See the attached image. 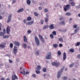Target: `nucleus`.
Returning <instances> with one entry per match:
<instances>
[{
  "mask_svg": "<svg viewBox=\"0 0 80 80\" xmlns=\"http://www.w3.org/2000/svg\"><path fill=\"white\" fill-rule=\"evenodd\" d=\"M13 43L14 44H15V45L17 46H19L20 45V43L18 42V41H14Z\"/></svg>",
  "mask_w": 80,
  "mask_h": 80,
  "instance_id": "nucleus-14",
  "label": "nucleus"
},
{
  "mask_svg": "<svg viewBox=\"0 0 80 80\" xmlns=\"http://www.w3.org/2000/svg\"><path fill=\"white\" fill-rule=\"evenodd\" d=\"M1 80H5V78H1Z\"/></svg>",
  "mask_w": 80,
  "mask_h": 80,
  "instance_id": "nucleus-61",
  "label": "nucleus"
},
{
  "mask_svg": "<svg viewBox=\"0 0 80 80\" xmlns=\"http://www.w3.org/2000/svg\"><path fill=\"white\" fill-rule=\"evenodd\" d=\"M53 47L54 48H57L58 47V44H54L53 45Z\"/></svg>",
  "mask_w": 80,
  "mask_h": 80,
  "instance_id": "nucleus-23",
  "label": "nucleus"
},
{
  "mask_svg": "<svg viewBox=\"0 0 80 80\" xmlns=\"http://www.w3.org/2000/svg\"><path fill=\"white\" fill-rule=\"evenodd\" d=\"M41 24H43V20H41Z\"/></svg>",
  "mask_w": 80,
  "mask_h": 80,
  "instance_id": "nucleus-48",
  "label": "nucleus"
},
{
  "mask_svg": "<svg viewBox=\"0 0 80 80\" xmlns=\"http://www.w3.org/2000/svg\"><path fill=\"white\" fill-rule=\"evenodd\" d=\"M15 2H16L15 0H13L12 2V3H15Z\"/></svg>",
  "mask_w": 80,
  "mask_h": 80,
  "instance_id": "nucleus-54",
  "label": "nucleus"
},
{
  "mask_svg": "<svg viewBox=\"0 0 80 80\" xmlns=\"http://www.w3.org/2000/svg\"><path fill=\"white\" fill-rule=\"evenodd\" d=\"M39 37L40 40H42V39H43V37H42V36L40 34H39Z\"/></svg>",
  "mask_w": 80,
  "mask_h": 80,
  "instance_id": "nucleus-26",
  "label": "nucleus"
},
{
  "mask_svg": "<svg viewBox=\"0 0 80 80\" xmlns=\"http://www.w3.org/2000/svg\"><path fill=\"white\" fill-rule=\"evenodd\" d=\"M59 40L60 41V42H62L63 41V38H59Z\"/></svg>",
  "mask_w": 80,
  "mask_h": 80,
  "instance_id": "nucleus-40",
  "label": "nucleus"
},
{
  "mask_svg": "<svg viewBox=\"0 0 80 80\" xmlns=\"http://www.w3.org/2000/svg\"><path fill=\"white\" fill-rule=\"evenodd\" d=\"M10 47L11 48H12L13 47V44H12V43L10 44Z\"/></svg>",
  "mask_w": 80,
  "mask_h": 80,
  "instance_id": "nucleus-43",
  "label": "nucleus"
},
{
  "mask_svg": "<svg viewBox=\"0 0 80 80\" xmlns=\"http://www.w3.org/2000/svg\"><path fill=\"white\" fill-rule=\"evenodd\" d=\"M32 3H35V1H34V0H32Z\"/></svg>",
  "mask_w": 80,
  "mask_h": 80,
  "instance_id": "nucleus-63",
  "label": "nucleus"
},
{
  "mask_svg": "<svg viewBox=\"0 0 80 80\" xmlns=\"http://www.w3.org/2000/svg\"><path fill=\"white\" fill-rule=\"evenodd\" d=\"M24 10V9H23V8H20L17 11L18 13H20V12H22Z\"/></svg>",
  "mask_w": 80,
  "mask_h": 80,
  "instance_id": "nucleus-15",
  "label": "nucleus"
},
{
  "mask_svg": "<svg viewBox=\"0 0 80 80\" xmlns=\"http://www.w3.org/2000/svg\"><path fill=\"white\" fill-rule=\"evenodd\" d=\"M6 32L8 34H10V27H7Z\"/></svg>",
  "mask_w": 80,
  "mask_h": 80,
  "instance_id": "nucleus-7",
  "label": "nucleus"
},
{
  "mask_svg": "<svg viewBox=\"0 0 80 80\" xmlns=\"http://www.w3.org/2000/svg\"><path fill=\"white\" fill-rule=\"evenodd\" d=\"M36 44L37 46L40 45V41L38 38L36 36L35 37Z\"/></svg>",
  "mask_w": 80,
  "mask_h": 80,
  "instance_id": "nucleus-2",
  "label": "nucleus"
},
{
  "mask_svg": "<svg viewBox=\"0 0 80 80\" xmlns=\"http://www.w3.org/2000/svg\"><path fill=\"white\" fill-rule=\"evenodd\" d=\"M61 23L63 24V25H65V21H62Z\"/></svg>",
  "mask_w": 80,
  "mask_h": 80,
  "instance_id": "nucleus-50",
  "label": "nucleus"
},
{
  "mask_svg": "<svg viewBox=\"0 0 80 80\" xmlns=\"http://www.w3.org/2000/svg\"><path fill=\"white\" fill-rule=\"evenodd\" d=\"M23 22L24 23H25L26 22H27V21L25 19L24 20Z\"/></svg>",
  "mask_w": 80,
  "mask_h": 80,
  "instance_id": "nucleus-57",
  "label": "nucleus"
},
{
  "mask_svg": "<svg viewBox=\"0 0 80 80\" xmlns=\"http://www.w3.org/2000/svg\"><path fill=\"white\" fill-rule=\"evenodd\" d=\"M36 72L37 74H39V73H40V71L39 70L36 71Z\"/></svg>",
  "mask_w": 80,
  "mask_h": 80,
  "instance_id": "nucleus-35",
  "label": "nucleus"
},
{
  "mask_svg": "<svg viewBox=\"0 0 80 80\" xmlns=\"http://www.w3.org/2000/svg\"><path fill=\"white\" fill-rule=\"evenodd\" d=\"M5 33L4 32H0V35L1 36H4Z\"/></svg>",
  "mask_w": 80,
  "mask_h": 80,
  "instance_id": "nucleus-25",
  "label": "nucleus"
},
{
  "mask_svg": "<svg viewBox=\"0 0 80 80\" xmlns=\"http://www.w3.org/2000/svg\"><path fill=\"white\" fill-rule=\"evenodd\" d=\"M15 79L18 80V78L17 76L15 75H13L12 76V80H15Z\"/></svg>",
  "mask_w": 80,
  "mask_h": 80,
  "instance_id": "nucleus-10",
  "label": "nucleus"
},
{
  "mask_svg": "<svg viewBox=\"0 0 80 80\" xmlns=\"http://www.w3.org/2000/svg\"><path fill=\"white\" fill-rule=\"evenodd\" d=\"M27 20H28V21H30L31 20H32V18L30 17H28L27 18Z\"/></svg>",
  "mask_w": 80,
  "mask_h": 80,
  "instance_id": "nucleus-20",
  "label": "nucleus"
},
{
  "mask_svg": "<svg viewBox=\"0 0 80 80\" xmlns=\"http://www.w3.org/2000/svg\"><path fill=\"white\" fill-rule=\"evenodd\" d=\"M52 33L54 35H57V32L55 31H53L52 32Z\"/></svg>",
  "mask_w": 80,
  "mask_h": 80,
  "instance_id": "nucleus-36",
  "label": "nucleus"
},
{
  "mask_svg": "<svg viewBox=\"0 0 80 80\" xmlns=\"http://www.w3.org/2000/svg\"><path fill=\"white\" fill-rule=\"evenodd\" d=\"M73 65H74V63H72L69 65V67H70V68H72L73 67Z\"/></svg>",
  "mask_w": 80,
  "mask_h": 80,
  "instance_id": "nucleus-33",
  "label": "nucleus"
},
{
  "mask_svg": "<svg viewBox=\"0 0 80 80\" xmlns=\"http://www.w3.org/2000/svg\"><path fill=\"white\" fill-rule=\"evenodd\" d=\"M11 17H12V14H10L8 17V19L7 20V23H8L10 22V21H11Z\"/></svg>",
  "mask_w": 80,
  "mask_h": 80,
  "instance_id": "nucleus-8",
  "label": "nucleus"
},
{
  "mask_svg": "<svg viewBox=\"0 0 80 80\" xmlns=\"http://www.w3.org/2000/svg\"><path fill=\"white\" fill-rule=\"evenodd\" d=\"M35 53L36 55H39V53H40V52H39V51H37L35 52Z\"/></svg>",
  "mask_w": 80,
  "mask_h": 80,
  "instance_id": "nucleus-28",
  "label": "nucleus"
},
{
  "mask_svg": "<svg viewBox=\"0 0 80 80\" xmlns=\"http://www.w3.org/2000/svg\"><path fill=\"white\" fill-rule=\"evenodd\" d=\"M63 46V45H62V44H59V47H62Z\"/></svg>",
  "mask_w": 80,
  "mask_h": 80,
  "instance_id": "nucleus-55",
  "label": "nucleus"
},
{
  "mask_svg": "<svg viewBox=\"0 0 80 80\" xmlns=\"http://www.w3.org/2000/svg\"><path fill=\"white\" fill-rule=\"evenodd\" d=\"M52 55V53H51V52H49L47 53V55L46 56V59H49L50 60L52 58V57H51V55Z\"/></svg>",
  "mask_w": 80,
  "mask_h": 80,
  "instance_id": "nucleus-1",
  "label": "nucleus"
},
{
  "mask_svg": "<svg viewBox=\"0 0 80 80\" xmlns=\"http://www.w3.org/2000/svg\"><path fill=\"white\" fill-rule=\"evenodd\" d=\"M71 6V7H74L75 5V3L74 1H72L69 3Z\"/></svg>",
  "mask_w": 80,
  "mask_h": 80,
  "instance_id": "nucleus-11",
  "label": "nucleus"
},
{
  "mask_svg": "<svg viewBox=\"0 0 80 80\" xmlns=\"http://www.w3.org/2000/svg\"><path fill=\"white\" fill-rule=\"evenodd\" d=\"M6 80H10V78H6Z\"/></svg>",
  "mask_w": 80,
  "mask_h": 80,
  "instance_id": "nucleus-58",
  "label": "nucleus"
},
{
  "mask_svg": "<svg viewBox=\"0 0 80 80\" xmlns=\"http://www.w3.org/2000/svg\"><path fill=\"white\" fill-rule=\"evenodd\" d=\"M78 32V29H76L74 30V33H77Z\"/></svg>",
  "mask_w": 80,
  "mask_h": 80,
  "instance_id": "nucleus-42",
  "label": "nucleus"
},
{
  "mask_svg": "<svg viewBox=\"0 0 80 80\" xmlns=\"http://www.w3.org/2000/svg\"><path fill=\"white\" fill-rule=\"evenodd\" d=\"M77 58H80V54L78 55L77 56Z\"/></svg>",
  "mask_w": 80,
  "mask_h": 80,
  "instance_id": "nucleus-52",
  "label": "nucleus"
},
{
  "mask_svg": "<svg viewBox=\"0 0 80 80\" xmlns=\"http://www.w3.org/2000/svg\"><path fill=\"white\" fill-rule=\"evenodd\" d=\"M48 11V9L47 8H46L44 9V12H47Z\"/></svg>",
  "mask_w": 80,
  "mask_h": 80,
  "instance_id": "nucleus-47",
  "label": "nucleus"
},
{
  "mask_svg": "<svg viewBox=\"0 0 80 80\" xmlns=\"http://www.w3.org/2000/svg\"><path fill=\"white\" fill-rule=\"evenodd\" d=\"M32 23H33V21L28 22L26 23V24L28 25H32Z\"/></svg>",
  "mask_w": 80,
  "mask_h": 80,
  "instance_id": "nucleus-12",
  "label": "nucleus"
},
{
  "mask_svg": "<svg viewBox=\"0 0 80 80\" xmlns=\"http://www.w3.org/2000/svg\"><path fill=\"white\" fill-rule=\"evenodd\" d=\"M10 35H7L3 36L4 38H8L9 37Z\"/></svg>",
  "mask_w": 80,
  "mask_h": 80,
  "instance_id": "nucleus-19",
  "label": "nucleus"
},
{
  "mask_svg": "<svg viewBox=\"0 0 80 80\" xmlns=\"http://www.w3.org/2000/svg\"><path fill=\"white\" fill-rule=\"evenodd\" d=\"M42 8H41V7H39V10H42Z\"/></svg>",
  "mask_w": 80,
  "mask_h": 80,
  "instance_id": "nucleus-60",
  "label": "nucleus"
},
{
  "mask_svg": "<svg viewBox=\"0 0 80 80\" xmlns=\"http://www.w3.org/2000/svg\"><path fill=\"white\" fill-rule=\"evenodd\" d=\"M24 70H25L24 69H23V70H24V71H23V73H24V75H25V71Z\"/></svg>",
  "mask_w": 80,
  "mask_h": 80,
  "instance_id": "nucleus-59",
  "label": "nucleus"
},
{
  "mask_svg": "<svg viewBox=\"0 0 80 80\" xmlns=\"http://www.w3.org/2000/svg\"><path fill=\"white\" fill-rule=\"evenodd\" d=\"M52 65L53 66H56V67H57L58 66H59L60 65V63L59 62H54L52 63Z\"/></svg>",
  "mask_w": 80,
  "mask_h": 80,
  "instance_id": "nucleus-6",
  "label": "nucleus"
},
{
  "mask_svg": "<svg viewBox=\"0 0 80 80\" xmlns=\"http://www.w3.org/2000/svg\"><path fill=\"white\" fill-rule=\"evenodd\" d=\"M3 33H4V34H5V33H6V30L5 29H3Z\"/></svg>",
  "mask_w": 80,
  "mask_h": 80,
  "instance_id": "nucleus-46",
  "label": "nucleus"
},
{
  "mask_svg": "<svg viewBox=\"0 0 80 80\" xmlns=\"http://www.w3.org/2000/svg\"><path fill=\"white\" fill-rule=\"evenodd\" d=\"M27 3L28 5H30L31 3V2L30 0H28L27 1Z\"/></svg>",
  "mask_w": 80,
  "mask_h": 80,
  "instance_id": "nucleus-24",
  "label": "nucleus"
},
{
  "mask_svg": "<svg viewBox=\"0 0 80 80\" xmlns=\"http://www.w3.org/2000/svg\"><path fill=\"white\" fill-rule=\"evenodd\" d=\"M32 76L33 77H34V78H35V77H36V75L35 74H33L32 75Z\"/></svg>",
  "mask_w": 80,
  "mask_h": 80,
  "instance_id": "nucleus-51",
  "label": "nucleus"
},
{
  "mask_svg": "<svg viewBox=\"0 0 80 80\" xmlns=\"http://www.w3.org/2000/svg\"><path fill=\"white\" fill-rule=\"evenodd\" d=\"M2 16H1V15H0V19H2Z\"/></svg>",
  "mask_w": 80,
  "mask_h": 80,
  "instance_id": "nucleus-64",
  "label": "nucleus"
},
{
  "mask_svg": "<svg viewBox=\"0 0 80 80\" xmlns=\"http://www.w3.org/2000/svg\"><path fill=\"white\" fill-rule=\"evenodd\" d=\"M80 45V42H78L77 43L75 44V46L76 47H77L78 46H79Z\"/></svg>",
  "mask_w": 80,
  "mask_h": 80,
  "instance_id": "nucleus-21",
  "label": "nucleus"
},
{
  "mask_svg": "<svg viewBox=\"0 0 80 80\" xmlns=\"http://www.w3.org/2000/svg\"><path fill=\"white\" fill-rule=\"evenodd\" d=\"M22 46L24 48H27V44L25 43H23L22 44Z\"/></svg>",
  "mask_w": 80,
  "mask_h": 80,
  "instance_id": "nucleus-22",
  "label": "nucleus"
},
{
  "mask_svg": "<svg viewBox=\"0 0 80 80\" xmlns=\"http://www.w3.org/2000/svg\"><path fill=\"white\" fill-rule=\"evenodd\" d=\"M70 8V6L69 4L66 5L65 7H64V10L65 12H67V10H69Z\"/></svg>",
  "mask_w": 80,
  "mask_h": 80,
  "instance_id": "nucleus-3",
  "label": "nucleus"
},
{
  "mask_svg": "<svg viewBox=\"0 0 80 80\" xmlns=\"http://www.w3.org/2000/svg\"><path fill=\"white\" fill-rule=\"evenodd\" d=\"M50 37L52 39H53V38L54 37V36H53V35L52 34L50 35Z\"/></svg>",
  "mask_w": 80,
  "mask_h": 80,
  "instance_id": "nucleus-34",
  "label": "nucleus"
},
{
  "mask_svg": "<svg viewBox=\"0 0 80 80\" xmlns=\"http://www.w3.org/2000/svg\"><path fill=\"white\" fill-rule=\"evenodd\" d=\"M42 71L43 72H46L47 71V69H46V68H44L42 69Z\"/></svg>",
  "mask_w": 80,
  "mask_h": 80,
  "instance_id": "nucleus-30",
  "label": "nucleus"
},
{
  "mask_svg": "<svg viewBox=\"0 0 80 80\" xmlns=\"http://www.w3.org/2000/svg\"><path fill=\"white\" fill-rule=\"evenodd\" d=\"M61 52L60 51H58V55H61Z\"/></svg>",
  "mask_w": 80,
  "mask_h": 80,
  "instance_id": "nucleus-37",
  "label": "nucleus"
},
{
  "mask_svg": "<svg viewBox=\"0 0 80 80\" xmlns=\"http://www.w3.org/2000/svg\"><path fill=\"white\" fill-rule=\"evenodd\" d=\"M6 46V43L4 42H2L1 44H0V47H1V48H5Z\"/></svg>",
  "mask_w": 80,
  "mask_h": 80,
  "instance_id": "nucleus-9",
  "label": "nucleus"
},
{
  "mask_svg": "<svg viewBox=\"0 0 80 80\" xmlns=\"http://www.w3.org/2000/svg\"><path fill=\"white\" fill-rule=\"evenodd\" d=\"M25 73H26V75H27V74H28V73H30V72H26Z\"/></svg>",
  "mask_w": 80,
  "mask_h": 80,
  "instance_id": "nucleus-56",
  "label": "nucleus"
},
{
  "mask_svg": "<svg viewBox=\"0 0 80 80\" xmlns=\"http://www.w3.org/2000/svg\"><path fill=\"white\" fill-rule=\"evenodd\" d=\"M27 32L28 33H31L32 32V31H31V30H28L27 31Z\"/></svg>",
  "mask_w": 80,
  "mask_h": 80,
  "instance_id": "nucleus-44",
  "label": "nucleus"
},
{
  "mask_svg": "<svg viewBox=\"0 0 80 80\" xmlns=\"http://www.w3.org/2000/svg\"><path fill=\"white\" fill-rule=\"evenodd\" d=\"M63 17H61L59 19V20H60V21H61V20H63Z\"/></svg>",
  "mask_w": 80,
  "mask_h": 80,
  "instance_id": "nucleus-49",
  "label": "nucleus"
},
{
  "mask_svg": "<svg viewBox=\"0 0 80 80\" xmlns=\"http://www.w3.org/2000/svg\"><path fill=\"white\" fill-rule=\"evenodd\" d=\"M45 22H48V18H45Z\"/></svg>",
  "mask_w": 80,
  "mask_h": 80,
  "instance_id": "nucleus-53",
  "label": "nucleus"
},
{
  "mask_svg": "<svg viewBox=\"0 0 80 80\" xmlns=\"http://www.w3.org/2000/svg\"><path fill=\"white\" fill-rule=\"evenodd\" d=\"M23 40L24 42H27V37H26V36H23Z\"/></svg>",
  "mask_w": 80,
  "mask_h": 80,
  "instance_id": "nucleus-17",
  "label": "nucleus"
},
{
  "mask_svg": "<svg viewBox=\"0 0 80 80\" xmlns=\"http://www.w3.org/2000/svg\"><path fill=\"white\" fill-rule=\"evenodd\" d=\"M73 27L74 28H76L77 27V25L76 24H74L73 25Z\"/></svg>",
  "mask_w": 80,
  "mask_h": 80,
  "instance_id": "nucleus-39",
  "label": "nucleus"
},
{
  "mask_svg": "<svg viewBox=\"0 0 80 80\" xmlns=\"http://www.w3.org/2000/svg\"><path fill=\"white\" fill-rule=\"evenodd\" d=\"M54 25L53 24H51L49 26V28L50 29L52 30V29H53L54 28V27L53 26Z\"/></svg>",
  "mask_w": 80,
  "mask_h": 80,
  "instance_id": "nucleus-16",
  "label": "nucleus"
},
{
  "mask_svg": "<svg viewBox=\"0 0 80 80\" xmlns=\"http://www.w3.org/2000/svg\"><path fill=\"white\" fill-rule=\"evenodd\" d=\"M1 66H3V64L2 63L0 65V68H1Z\"/></svg>",
  "mask_w": 80,
  "mask_h": 80,
  "instance_id": "nucleus-62",
  "label": "nucleus"
},
{
  "mask_svg": "<svg viewBox=\"0 0 80 80\" xmlns=\"http://www.w3.org/2000/svg\"><path fill=\"white\" fill-rule=\"evenodd\" d=\"M36 69L37 70H40L41 69V66L39 65L37 67Z\"/></svg>",
  "mask_w": 80,
  "mask_h": 80,
  "instance_id": "nucleus-18",
  "label": "nucleus"
},
{
  "mask_svg": "<svg viewBox=\"0 0 80 80\" xmlns=\"http://www.w3.org/2000/svg\"><path fill=\"white\" fill-rule=\"evenodd\" d=\"M68 78H67V77H62V79L64 80H67V79Z\"/></svg>",
  "mask_w": 80,
  "mask_h": 80,
  "instance_id": "nucleus-31",
  "label": "nucleus"
},
{
  "mask_svg": "<svg viewBox=\"0 0 80 80\" xmlns=\"http://www.w3.org/2000/svg\"><path fill=\"white\" fill-rule=\"evenodd\" d=\"M69 51L72 52V53H73V52H74V49L73 48H71L69 50Z\"/></svg>",
  "mask_w": 80,
  "mask_h": 80,
  "instance_id": "nucleus-29",
  "label": "nucleus"
},
{
  "mask_svg": "<svg viewBox=\"0 0 80 80\" xmlns=\"http://www.w3.org/2000/svg\"><path fill=\"white\" fill-rule=\"evenodd\" d=\"M63 70H64V67H62V68L61 69V71L58 72L57 75V78H59L60 77V75H61V72H62V71H63Z\"/></svg>",
  "mask_w": 80,
  "mask_h": 80,
  "instance_id": "nucleus-4",
  "label": "nucleus"
},
{
  "mask_svg": "<svg viewBox=\"0 0 80 80\" xmlns=\"http://www.w3.org/2000/svg\"><path fill=\"white\" fill-rule=\"evenodd\" d=\"M71 15V13L69 12H66V15H67V16H70Z\"/></svg>",
  "mask_w": 80,
  "mask_h": 80,
  "instance_id": "nucleus-27",
  "label": "nucleus"
},
{
  "mask_svg": "<svg viewBox=\"0 0 80 80\" xmlns=\"http://www.w3.org/2000/svg\"><path fill=\"white\" fill-rule=\"evenodd\" d=\"M17 52H18V50H17V47L14 46L13 50V53L14 54H17Z\"/></svg>",
  "mask_w": 80,
  "mask_h": 80,
  "instance_id": "nucleus-5",
  "label": "nucleus"
},
{
  "mask_svg": "<svg viewBox=\"0 0 80 80\" xmlns=\"http://www.w3.org/2000/svg\"><path fill=\"white\" fill-rule=\"evenodd\" d=\"M34 15H35V16H36V17H37V16L38 15V13L36 12H34Z\"/></svg>",
  "mask_w": 80,
  "mask_h": 80,
  "instance_id": "nucleus-32",
  "label": "nucleus"
},
{
  "mask_svg": "<svg viewBox=\"0 0 80 80\" xmlns=\"http://www.w3.org/2000/svg\"><path fill=\"white\" fill-rule=\"evenodd\" d=\"M67 58V54L66 53L64 52L63 54V60H65V59Z\"/></svg>",
  "mask_w": 80,
  "mask_h": 80,
  "instance_id": "nucleus-13",
  "label": "nucleus"
},
{
  "mask_svg": "<svg viewBox=\"0 0 80 80\" xmlns=\"http://www.w3.org/2000/svg\"><path fill=\"white\" fill-rule=\"evenodd\" d=\"M47 28H48V26L45 25L43 27V29H46Z\"/></svg>",
  "mask_w": 80,
  "mask_h": 80,
  "instance_id": "nucleus-41",
  "label": "nucleus"
},
{
  "mask_svg": "<svg viewBox=\"0 0 80 80\" xmlns=\"http://www.w3.org/2000/svg\"><path fill=\"white\" fill-rule=\"evenodd\" d=\"M41 40L43 43H45V40H44V39H43V38L42 39H41Z\"/></svg>",
  "mask_w": 80,
  "mask_h": 80,
  "instance_id": "nucleus-38",
  "label": "nucleus"
},
{
  "mask_svg": "<svg viewBox=\"0 0 80 80\" xmlns=\"http://www.w3.org/2000/svg\"><path fill=\"white\" fill-rule=\"evenodd\" d=\"M9 62L10 63H13V61L10 59L9 60Z\"/></svg>",
  "mask_w": 80,
  "mask_h": 80,
  "instance_id": "nucleus-45",
  "label": "nucleus"
}]
</instances>
